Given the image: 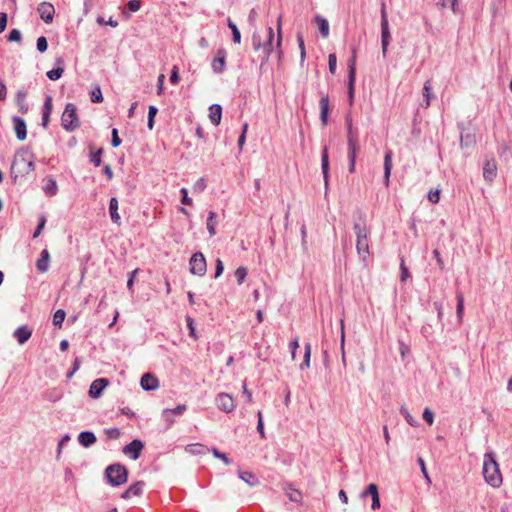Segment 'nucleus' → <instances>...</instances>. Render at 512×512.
<instances>
[{
	"label": "nucleus",
	"mask_w": 512,
	"mask_h": 512,
	"mask_svg": "<svg viewBox=\"0 0 512 512\" xmlns=\"http://www.w3.org/2000/svg\"><path fill=\"white\" fill-rule=\"evenodd\" d=\"M353 230L356 234V249L360 258L365 261L369 256V230L367 228L365 215L359 211L357 219L354 222Z\"/></svg>",
	"instance_id": "obj_1"
},
{
	"label": "nucleus",
	"mask_w": 512,
	"mask_h": 512,
	"mask_svg": "<svg viewBox=\"0 0 512 512\" xmlns=\"http://www.w3.org/2000/svg\"><path fill=\"white\" fill-rule=\"evenodd\" d=\"M483 476L485 481L492 487H499L502 483V476L495 454L488 452L484 455Z\"/></svg>",
	"instance_id": "obj_2"
},
{
	"label": "nucleus",
	"mask_w": 512,
	"mask_h": 512,
	"mask_svg": "<svg viewBox=\"0 0 512 512\" xmlns=\"http://www.w3.org/2000/svg\"><path fill=\"white\" fill-rule=\"evenodd\" d=\"M34 163L32 157L27 151H18L13 159L11 165V175L16 180L19 176L24 177L34 170Z\"/></svg>",
	"instance_id": "obj_3"
},
{
	"label": "nucleus",
	"mask_w": 512,
	"mask_h": 512,
	"mask_svg": "<svg viewBox=\"0 0 512 512\" xmlns=\"http://www.w3.org/2000/svg\"><path fill=\"white\" fill-rule=\"evenodd\" d=\"M274 37L273 29L271 27L267 30V40L262 43L261 36L257 33H253L252 45L254 50H262V61L261 65L267 62L269 55L272 51V40Z\"/></svg>",
	"instance_id": "obj_4"
},
{
	"label": "nucleus",
	"mask_w": 512,
	"mask_h": 512,
	"mask_svg": "<svg viewBox=\"0 0 512 512\" xmlns=\"http://www.w3.org/2000/svg\"><path fill=\"white\" fill-rule=\"evenodd\" d=\"M105 476L112 486H120L127 481L128 472L121 464H112L105 469Z\"/></svg>",
	"instance_id": "obj_5"
},
{
	"label": "nucleus",
	"mask_w": 512,
	"mask_h": 512,
	"mask_svg": "<svg viewBox=\"0 0 512 512\" xmlns=\"http://www.w3.org/2000/svg\"><path fill=\"white\" fill-rule=\"evenodd\" d=\"M61 125L68 132H73L80 126L77 109L73 103L66 104L61 117Z\"/></svg>",
	"instance_id": "obj_6"
},
{
	"label": "nucleus",
	"mask_w": 512,
	"mask_h": 512,
	"mask_svg": "<svg viewBox=\"0 0 512 512\" xmlns=\"http://www.w3.org/2000/svg\"><path fill=\"white\" fill-rule=\"evenodd\" d=\"M190 272L194 275L203 276L206 273V259L201 252L194 253L189 261Z\"/></svg>",
	"instance_id": "obj_7"
},
{
	"label": "nucleus",
	"mask_w": 512,
	"mask_h": 512,
	"mask_svg": "<svg viewBox=\"0 0 512 512\" xmlns=\"http://www.w3.org/2000/svg\"><path fill=\"white\" fill-rule=\"evenodd\" d=\"M356 58H355V51H353V55L351 59L349 60L348 64V95H349V101L352 103L353 96H354V84L356 80Z\"/></svg>",
	"instance_id": "obj_8"
},
{
	"label": "nucleus",
	"mask_w": 512,
	"mask_h": 512,
	"mask_svg": "<svg viewBox=\"0 0 512 512\" xmlns=\"http://www.w3.org/2000/svg\"><path fill=\"white\" fill-rule=\"evenodd\" d=\"M216 405L223 412L230 413L235 409V402L231 395L220 393L216 397Z\"/></svg>",
	"instance_id": "obj_9"
},
{
	"label": "nucleus",
	"mask_w": 512,
	"mask_h": 512,
	"mask_svg": "<svg viewBox=\"0 0 512 512\" xmlns=\"http://www.w3.org/2000/svg\"><path fill=\"white\" fill-rule=\"evenodd\" d=\"M109 385V380L107 378H98L94 380L89 388V396L93 399L99 398L103 390Z\"/></svg>",
	"instance_id": "obj_10"
},
{
	"label": "nucleus",
	"mask_w": 512,
	"mask_h": 512,
	"mask_svg": "<svg viewBox=\"0 0 512 512\" xmlns=\"http://www.w3.org/2000/svg\"><path fill=\"white\" fill-rule=\"evenodd\" d=\"M497 175V165L493 157H486L483 165V177L487 182H492Z\"/></svg>",
	"instance_id": "obj_11"
},
{
	"label": "nucleus",
	"mask_w": 512,
	"mask_h": 512,
	"mask_svg": "<svg viewBox=\"0 0 512 512\" xmlns=\"http://www.w3.org/2000/svg\"><path fill=\"white\" fill-rule=\"evenodd\" d=\"M368 495L371 496L372 498V505H371V508L373 510H377L381 507V504H380V498H379V492H378V486L375 484V483H371L367 486V488L362 491L361 493V497L362 498H365L367 497Z\"/></svg>",
	"instance_id": "obj_12"
},
{
	"label": "nucleus",
	"mask_w": 512,
	"mask_h": 512,
	"mask_svg": "<svg viewBox=\"0 0 512 512\" xmlns=\"http://www.w3.org/2000/svg\"><path fill=\"white\" fill-rule=\"evenodd\" d=\"M37 11L40 15V18L47 24L51 23L54 18L55 9L51 3L42 2L38 5Z\"/></svg>",
	"instance_id": "obj_13"
},
{
	"label": "nucleus",
	"mask_w": 512,
	"mask_h": 512,
	"mask_svg": "<svg viewBox=\"0 0 512 512\" xmlns=\"http://www.w3.org/2000/svg\"><path fill=\"white\" fill-rule=\"evenodd\" d=\"M13 127L18 140L23 141L27 137V126L23 118L19 116L12 117Z\"/></svg>",
	"instance_id": "obj_14"
},
{
	"label": "nucleus",
	"mask_w": 512,
	"mask_h": 512,
	"mask_svg": "<svg viewBox=\"0 0 512 512\" xmlns=\"http://www.w3.org/2000/svg\"><path fill=\"white\" fill-rule=\"evenodd\" d=\"M347 146H348V149H347V157H348V160H349V172L350 173H354L355 172V165H356V158H357V154L360 150V145H359V142L358 143H353L351 140H350V143H347Z\"/></svg>",
	"instance_id": "obj_15"
},
{
	"label": "nucleus",
	"mask_w": 512,
	"mask_h": 512,
	"mask_svg": "<svg viewBox=\"0 0 512 512\" xmlns=\"http://www.w3.org/2000/svg\"><path fill=\"white\" fill-rule=\"evenodd\" d=\"M143 446L140 440L135 439L124 447L123 452L129 455L133 460H136L139 458Z\"/></svg>",
	"instance_id": "obj_16"
},
{
	"label": "nucleus",
	"mask_w": 512,
	"mask_h": 512,
	"mask_svg": "<svg viewBox=\"0 0 512 512\" xmlns=\"http://www.w3.org/2000/svg\"><path fill=\"white\" fill-rule=\"evenodd\" d=\"M226 53L223 49L217 51V55L214 57L211 63V67L214 73L220 74L225 70L226 64Z\"/></svg>",
	"instance_id": "obj_17"
},
{
	"label": "nucleus",
	"mask_w": 512,
	"mask_h": 512,
	"mask_svg": "<svg viewBox=\"0 0 512 512\" xmlns=\"http://www.w3.org/2000/svg\"><path fill=\"white\" fill-rule=\"evenodd\" d=\"M391 41V34L389 29V23L381 22V47H382V55L386 57L388 46Z\"/></svg>",
	"instance_id": "obj_18"
},
{
	"label": "nucleus",
	"mask_w": 512,
	"mask_h": 512,
	"mask_svg": "<svg viewBox=\"0 0 512 512\" xmlns=\"http://www.w3.org/2000/svg\"><path fill=\"white\" fill-rule=\"evenodd\" d=\"M140 385L145 391L156 390L159 386L158 379L151 373H145L142 375Z\"/></svg>",
	"instance_id": "obj_19"
},
{
	"label": "nucleus",
	"mask_w": 512,
	"mask_h": 512,
	"mask_svg": "<svg viewBox=\"0 0 512 512\" xmlns=\"http://www.w3.org/2000/svg\"><path fill=\"white\" fill-rule=\"evenodd\" d=\"M53 110L52 97L47 95L42 108V126L46 129L49 125L50 115Z\"/></svg>",
	"instance_id": "obj_20"
},
{
	"label": "nucleus",
	"mask_w": 512,
	"mask_h": 512,
	"mask_svg": "<svg viewBox=\"0 0 512 512\" xmlns=\"http://www.w3.org/2000/svg\"><path fill=\"white\" fill-rule=\"evenodd\" d=\"M321 169L324 178L325 187L328 186L329 179V155H328V147L324 146L321 153Z\"/></svg>",
	"instance_id": "obj_21"
},
{
	"label": "nucleus",
	"mask_w": 512,
	"mask_h": 512,
	"mask_svg": "<svg viewBox=\"0 0 512 512\" xmlns=\"http://www.w3.org/2000/svg\"><path fill=\"white\" fill-rule=\"evenodd\" d=\"M27 92L25 90H18L15 95V103L18 107V111L22 114H26L29 111L28 103L26 102Z\"/></svg>",
	"instance_id": "obj_22"
},
{
	"label": "nucleus",
	"mask_w": 512,
	"mask_h": 512,
	"mask_svg": "<svg viewBox=\"0 0 512 512\" xmlns=\"http://www.w3.org/2000/svg\"><path fill=\"white\" fill-rule=\"evenodd\" d=\"M145 483L143 481H137L133 485H131L126 491H124L121 495L123 499H129L131 496H140L143 492V488Z\"/></svg>",
	"instance_id": "obj_23"
},
{
	"label": "nucleus",
	"mask_w": 512,
	"mask_h": 512,
	"mask_svg": "<svg viewBox=\"0 0 512 512\" xmlns=\"http://www.w3.org/2000/svg\"><path fill=\"white\" fill-rule=\"evenodd\" d=\"M320 120L322 125H327L328 123V113H329V97L327 94H323L320 99Z\"/></svg>",
	"instance_id": "obj_24"
},
{
	"label": "nucleus",
	"mask_w": 512,
	"mask_h": 512,
	"mask_svg": "<svg viewBox=\"0 0 512 512\" xmlns=\"http://www.w3.org/2000/svg\"><path fill=\"white\" fill-rule=\"evenodd\" d=\"M31 335H32V331L26 325L20 326L14 331V337L17 339L18 343L21 345L26 343L29 340V338L31 337Z\"/></svg>",
	"instance_id": "obj_25"
},
{
	"label": "nucleus",
	"mask_w": 512,
	"mask_h": 512,
	"mask_svg": "<svg viewBox=\"0 0 512 512\" xmlns=\"http://www.w3.org/2000/svg\"><path fill=\"white\" fill-rule=\"evenodd\" d=\"M78 441L83 447L88 448L96 443L97 438L93 432L83 431L78 435Z\"/></svg>",
	"instance_id": "obj_26"
},
{
	"label": "nucleus",
	"mask_w": 512,
	"mask_h": 512,
	"mask_svg": "<svg viewBox=\"0 0 512 512\" xmlns=\"http://www.w3.org/2000/svg\"><path fill=\"white\" fill-rule=\"evenodd\" d=\"M392 170V151L388 150L384 156V184L389 186V180Z\"/></svg>",
	"instance_id": "obj_27"
},
{
	"label": "nucleus",
	"mask_w": 512,
	"mask_h": 512,
	"mask_svg": "<svg viewBox=\"0 0 512 512\" xmlns=\"http://www.w3.org/2000/svg\"><path fill=\"white\" fill-rule=\"evenodd\" d=\"M458 127L461 129L460 147L462 149L474 147L476 143L475 136L471 133L464 134V129L462 125H458Z\"/></svg>",
	"instance_id": "obj_28"
},
{
	"label": "nucleus",
	"mask_w": 512,
	"mask_h": 512,
	"mask_svg": "<svg viewBox=\"0 0 512 512\" xmlns=\"http://www.w3.org/2000/svg\"><path fill=\"white\" fill-rule=\"evenodd\" d=\"M209 118L212 124L218 126L222 118V107L219 104H212L209 107Z\"/></svg>",
	"instance_id": "obj_29"
},
{
	"label": "nucleus",
	"mask_w": 512,
	"mask_h": 512,
	"mask_svg": "<svg viewBox=\"0 0 512 512\" xmlns=\"http://www.w3.org/2000/svg\"><path fill=\"white\" fill-rule=\"evenodd\" d=\"M56 65H57L56 68L47 72V77L53 81L58 80L62 77V74L64 72V68H63L64 60L61 57L57 58Z\"/></svg>",
	"instance_id": "obj_30"
},
{
	"label": "nucleus",
	"mask_w": 512,
	"mask_h": 512,
	"mask_svg": "<svg viewBox=\"0 0 512 512\" xmlns=\"http://www.w3.org/2000/svg\"><path fill=\"white\" fill-rule=\"evenodd\" d=\"M50 255L49 252L44 249L41 252L40 258L36 262V268L41 273L47 272L49 268Z\"/></svg>",
	"instance_id": "obj_31"
},
{
	"label": "nucleus",
	"mask_w": 512,
	"mask_h": 512,
	"mask_svg": "<svg viewBox=\"0 0 512 512\" xmlns=\"http://www.w3.org/2000/svg\"><path fill=\"white\" fill-rule=\"evenodd\" d=\"M346 127H347V143H350V140L353 143H358L359 142L358 131L353 128L352 118L350 115L346 116Z\"/></svg>",
	"instance_id": "obj_32"
},
{
	"label": "nucleus",
	"mask_w": 512,
	"mask_h": 512,
	"mask_svg": "<svg viewBox=\"0 0 512 512\" xmlns=\"http://www.w3.org/2000/svg\"><path fill=\"white\" fill-rule=\"evenodd\" d=\"M315 23L318 25L319 33L323 38L329 36V23L324 17L317 15L314 18Z\"/></svg>",
	"instance_id": "obj_33"
},
{
	"label": "nucleus",
	"mask_w": 512,
	"mask_h": 512,
	"mask_svg": "<svg viewBox=\"0 0 512 512\" xmlns=\"http://www.w3.org/2000/svg\"><path fill=\"white\" fill-rule=\"evenodd\" d=\"M109 213L113 223L120 224V215L118 213V200L112 197L109 202Z\"/></svg>",
	"instance_id": "obj_34"
},
{
	"label": "nucleus",
	"mask_w": 512,
	"mask_h": 512,
	"mask_svg": "<svg viewBox=\"0 0 512 512\" xmlns=\"http://www.w3.org/2000/svg\"><path fill=\"white\" fill-rule=\"evenodd\" d=\"M239 478L246 482L249 486L254 487L259 485L260 481L256 475L248 471H239Z\"/></svg>",
	"instance_id": "obj_35"
},
{
	"label": "nucleus",
	"mask_w": 512,
	"mask_h": 512,
	"mask_svg": "<svg viewBox=\"0 0 512 512\" xmlns=\"http://www.w3.org/2000/svg\"><path fill=\"white\" fill-rule=\"evenodd\" d=\"M216 218H217V214L213 211H210L208 214L206 225H207V230L209 232V235L211 237L216 234V231H215V227L217 224Z\"/></svg>",
	"instance_id": "obj_36"
},
{
	"label": "nucleus",
	"mask_w": 512,
	"mask_h": 512,
	"mask_svg": "<svg viewBox=\"0 0 512 512\" xmlns=\"http://www.w3.org/2000/svg\"><path fill=\"white\" fill-rule=\"evenodd\" d=\"M433 96L434 95L432 93V83L430 80H427L423 86V97L425 99V107H428L430 105V101L433 98Z\"/></svg>",
	"instance_id": "obj_37"
},
{
	"label": "nucleus",
	"mask_w": 512,
	"mask_h": 512,
	"mask_svg": "<svg viewBox=\"0 0 512 512\" xmlns=\"http://www.w3.org/2000/svg\"><path fill=\"white\" fill-rule=\"evenodd\" d=\"M44 191L49 196L56 195V193L58 191V186H57L56 181L52 177H49L47 179L46 184L44 186Z\"/></svg>",
	"instance_id": "obj_38"
},
{
	"label": "nucleus",
	"mask_w": 512,
	"mask_h": 512,
	"mask_svg": "<svg viewBox=\"0 0 512 512\" xmlns=\"http://www.w3.org/2000/svg\"><path fill=\"white\" fill-rule=\"evenodd\" d=\"M457 299V307H456V314L459 322L462 321L463 313H464V296L461 292H458L456 295Z\"/></svg>",
	"instance_id": "obj_39"
},
{
	"label": "nucleus",
	"mask_w": 512,
	"mask_h": 512,
	"mask_svg": "<svg viewBox=\"0 0 512 512\" xmlns=\"http://www.w3.org/2000/svg\"><path fill=\"white\" fill-rule=\"evenodd\" d=\"M227 25L232 31V39L234 43H240L241 42V34L237 27V25L232 22L230 19L227 20Z\"/></svg>",
	"instance_id": "obj_40"
},
{
	"label": "nucleus",
	"mask_w": 512,
	"mask_h": 512,
	"mask_svg": "<svg viewBox=\"0 0 512 512\" xmlns=\"http://www.w3.org/2000/svg\"><path fill=\"white\" fill-rule=\"evenodd\" d=\"M310 357H311V345L310 343L305 344V353H304V360L300 364V369H307L310 366Z\"/></svg>",
	"instance_id": "obj_41"
},
{
	"label": "nucleus",
	"mask_w": 512,
	"mask_h": 512,
	"mask_svg": "<svg viewBox=\"0 0 512 512\" xmlns=\"http://www.w3.org/2000/svg\"><path fill=\"white\" fill-rule=\"evenodd\" d=\"M400 413L411 426H418L419 423L413 418V416L409 413L408 409L405 406H401Z\"/></svg>",
	"instance_id": "obj_42"
},
{
	"label": "nucleus",
	"mask_w": 512,
	"mask_h": 512,
	"mask_svg": "<svg viewBox=\"0 0 512 512\" xmlns=\"http://www.w3.org/2000/svg\"><path fill=\"white\" fill-rule=\"evenodd\" d=\"M66 313L64 310L59 309L53 315V324L57 327H61L65 320Z\"/></svg>",
	"instance_id": "obj_43"
},
{
	"label": "nucleus",
	"mask_w": 512,
	"mask_h": 512,
	"mask_svg": "<svg viewBox=\"0 0 512 512\" xmlns=\"http://www.w3.org/2000/svg\"><path fill=\"white\" fill-rule=\"evenodd\" d=\"M90 99L93 103H101L103 101L102 91L99 86L92 89Z\"/></svg>",
	"instance_id": "obj_44"
},
{
	"label": "nucleus",
	"mask_w": 512,
	"mask_h": 512,
	"mask_svg": "<svg viewBox=\"0 0 512 512\" xmlns=\"http://www.w3.org/2000/svg\"><path fill=\"white\" fill-rule=\"evenodd\" d=\"M157 112H158V109L155 106H153V105L149 106L147 126L150 130H152L154 127V118H155Z\"/></svg>",
	"instance_id": "obj_45"
},
{
	"label": "nucleus",
	"mask_w": 512,
	"mask_h": 512,
	"mask_svg": "<svg viewBox=\"0 0 512 512\" xmlns=\"http://www.w3.org/2000/svg\"><path fill=\"white\" fill-rule=\"evenodd\" d=\"M246 276H247V269L245 267L241 266L236 269L235 277H236L237 283L239 285H241L244 282Z\"/></svg>",
	"instance_id": "obj_46"
},
{
	"label": "nucleus",
	"mask_w": 512,
	"mask_h": 512,
	"mask_svg": "<svg viewBox=\"0 0 512 512\" xmlns=\"http://www.w3.org/2000/svg\"><path fill=\"white\" fill-rule=\"evenodd\" d=\"M162 418L166 422V428H170L173 425L174 418L169 408H166L162 411Z\"/></svg>",
	"instance_id": "obj_47"
},
{
	"label": "nucleus",
	"mask_w": 512,
	"mask_h": 512,
	"mask_svg": "<svg viewBox=\"0 0 512 512\" xmlns=\"http://www.w3.org/2000/svg\"><path fill=\"white\" fill-rule=\"evenodd\" d=\"M7 40L9 42H18L20 43L22 40V34L18 29H12L7 36Z\"/></svg>",
	"instance_id": "obj_48"
},
{
	"label": "nucleus",
	"mask_w": 512,
	"mask_h": 512,
	"mask_svg": "<svg viewBox=\"0 0 512 512\" xmlns=\"http://www.w3.org/2000/svg\"><path fill=\"white\" fill-rule=\"evenodd\" d=\"M440 193H441L440 189H431L428 192V200L431 203L437 204L440 200Z\"/></svg>",
	"instance_id": "obj_49"
},
{
	"label": "nucleus",
	"mask_w": 512,
	"mask_h": 512,
	"mask_svg": "<svg viewBox=\"0 0 512 512\" xmlns=\"http://www.w3.org/2000/svg\"><path fill=\"white\" fill-rule=\"evenodd\" d=\"M103 152V149L100 148L98 149L96 152H91L90 154V157H91V162L96 166H100L101 165V154Z\"/></svg>",
	"instance_id": "obj_50"
},
{
	"label": "nucleus",
	"mask_w": 512,
	"mask_h": 512,
	"mask_svg": "<svg viewBox=\"0 0 512 512\" xmlns=\"http://www.w3.org/2000/svg\"><path fill=\"white\" fill-rule=\"evenodd\" d=\"M297 41H298V45L300 48L301 62H304L305 57H306V51H305V44H304V39H303L302 34H300V33L297 34Z\"/></svg>",
	"instance_id": "obj_51"
},
{
	"label": "nucleus",
	"mask_w": 512,
	"mask_h": 512,
	"mask_svg": "<svg viewBox=\"0 0 512 512\" xmlns=\"http://www.w3.org/2000/svg\"><path fill=\"white\" fill-rule=\"evenodd\" d=\"M36 45H37V50L40 53H44L47 50V48H48V42H47L46 37L40 36L37 39V44Z\"/></svg>",
	"instance_id": "obj_52"
},
{
	"label": "nucleus",
	"mask_w": 512,
	"mask_h": 512,
	"mask_svg": "<svg viewBox=\"0 0 512 512\" xmlns=\"http://www.w3.org/2000/svg\"><path fill=\"white\" fill-rule=\"evenodd\" d=\"M257 416H258L257 431L259 432L260 437L262 439H264L265 438V431H264V422H263V418H262V412L258 411Z\"/></svg>",
	"instance_id": "obj_53"
},
{
	"label": "nucleus",
	"mask_w": 512,
	"mask_h": 512,
	"mask_svg": "<svg viewBox=\"0 0 512 512\" xmlns=\"http://www.w3.org/2000/svg\"><path fill=\"white\" fill-rule=\"evenodd\" d=\"M45 224H46V217L44 215H41L39 218V223L37 225V228L33 234V238H37L41 234L42 230L45 227Z\"/></svg>",
	"instance_id": "obj_54"
},
{
	"label": "nucleus",
	"mask_w": 512,
	"mask_h": 512,
	"mask_svg": "<svg viewBox=\"0 0 512 512\" xmlns=\"http://www.w3.org/2000/svg\"><path fill=\"white\" fill-rule=\"evenodd\" d=\"M224 271V264L220 258H217L215 261V278H218L222 275Z\"/></svg>",
	"instance_id": "obj_55"
},
{
	"label": "nucleus",
	"mask_w": 512,
	"mask_h": 512,
	"mask_svg": "<svg viewBox=\"0 0 512 512\" xmlns=\"http://www.w3.org/2000/svg\"><path fill=\"white\" fill-rule=\"evenodd\" d=\"M336 64H337L336 55L335 54H329V56H328V66H329V71L332 74H334L336 72Z\"/></svg>",
	"instance_id": "obj_56"
},
{
	"label": "nucleus",
	"mask_w": 512,
	"mask_h": 512,
	"mask_svg": "<svg viewBox=\"0 0 512 512\" xmlns=\"http://www.w3.org/2000/svg\"><path fill=\"white\" fill-rule=\"evenodd\" d=\"M400 269H401L400 280L402 282H404L410 277L408 268L405 266L404 259L401 260Z\"/></svg>",
	"instance_id": "obj_57"
},
{
	"label": "nucleus",
	"mask_w": 512,
	"mask_h": 512,
	"mask_svg": "<svg viewBox=\"0 0 512 512\" xmlns=\"http://www.w3.org/2000/svg\"><path fill=\"white\" fill-rule=\"evenodd\" d=\"M212 452L216 458L221 459L226 465H229L231 463V460L226 456V454L220 452L216 448H213Z\"/></svg>",
	"instance_id": "obj_58"
},
{
	"label": "nucleus",
	"mask_w": 512,
	"mask_h": 512,
	"mask_svg": "<svg viewBox=\"0 0 512 512\" xmlns=\"http://www.w3.org/2000/svg\"><path fill=\"white\" fill-rule=\"evenodd\" d=\"M423 419L429 424L432 425L434 421V414L429 408H425L423 411Z\"/></svg>",
	"instance_id": "obj_59"
},
{
	"label": "nucleus",
	"mask_w": 512,
	"mask_h": 512,
	"mask_svg": "<svg viewBox=\"0 0 512 512\" xmlns=\"http://www.w3.org/2000/svg\"><path fill=\"white\" fill-rule=\"evenodd\" d=\"M180 193L182 194L181 203L184 205H191L192 199L188 196V191L186 188H182L180 190Z\"/></svg>",
	"instance_id": "obj_60"
},
{
	"label": "nucleus",
	"mask_w": 512,
	"mask_h": 512,
	"mask_svg": "<svg viewBox=\"0 0 512 512\" xmlns=\"http://www.w3.org/2000/svg\"><path fill=\"white\" fill-rule=\"evenodd\" d=\"M105 433L110 439H118L121 435L120 430L118 428L107 429Z\"/></svg>",
	"instance_id": "obj_61"
},
{
	"label": "nucleus",
	"mask_w": 512,
	"mask_h": 512,
	"mask_svg": "<svg viewBox=\"0 0 512 512\" xmlns=\"http://www.w3.org/2000/svg\"><path fill=\"white\" fill-rule=\"evenodd\" d=\"M206 188V181L204 178H200L198 179L195 184H194V187H193V190L194 191H197V192H201L203 191L204 189Z\"/></svg>",
	"instance_id": "obj_62"
},
{
	"label": "nucleus",
	"mask_w": 512,
	"mask_h": 512,
	"mask_svg": "<svg viewBox=\"0 0 512 512\" xmlns=\"http://www.w3.org/2000/svg\"><path fill=\"white\" fill-rule=\"evenodd\" d=\"M179 80H180V77H179L178 68L176 66H174L171 70L170 82L175 85L179 82Z\"/></svg>",
	"instance_id": "obj_63"
},
{
	"label": "nucleus",
	"mask_w": 512,
	"mask_h": 512,
	"mask_svg": "<svg viewBox=\"0 0 512 512\" xmlns=\"http://www.w3.org/2000/svg\"><path fill=\"white\" fill-rule=\"evenodd\" d=\"M111 144L113 147H118L121 144V139L118 136V130L116 128L112 129Z\"/></svg>",
	"instance_id": "obj_64"
}]
</instances>
